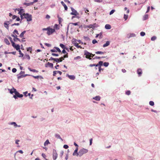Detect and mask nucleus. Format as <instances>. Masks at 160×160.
<instances>
[{"mask_svg": "<svg viewBox=\"0 0 160 160\" xmlns=\"http://www.w3.org/2000/svg\"><path fill=\"white\" fill-rule=\"evenodd\" d=\"M22 11L23 9H21L19 12V13L20 15V17L21 18V19H22L24 18H25L27 19V20L28 21H31L32 20V15L27 13L26 14L25 13L22 14Z\"/></svg>", "mask_w": 160, "mask_h": 160, "instance_id": "1", "label": "nucleus"}, {"mask_svg": "<svg viewBox=\"0 0 160 160\" xmlns=\"http://www.w3.org/2000/svg\"><path fill=\"white\" fill-rule=\"evenodd\" d=\"M88 152V150L87 149L83 148H81L79 150L78 152V154L79 155L78 157H81L84 154L87 153Z\"/></svg>", "mask_w": 160, "mask_h": 160, "instance_id": "2", "label": "nucleus"}, {"mask_svg": "<svg viewBox=\"0 0 160 160\" xmlns=\"http://www.w3.org/2000/svg\"><path fill=\"white\" fill-rule=\"evenodd\" d=\"M15 92V95H13V97L15 99H16L18 97L21 98L23 97V95L22 94H20V93L17 91L16 89L14 90Z\"/></svg>", "mask_w": 160, "mask_h": 160, "instance_id": "3", "label": "nucleus"}, {"mask_svg": "<svg viewBox=\"0 0 160 160\" xmlns=\"http://www.w3.org/2000/svg\"><path fill=\"white\" fill-rule=\"evenodd\" d=\"M84 55L86 56V58L90 60L91 59V57H92V54L85 50L84 52Z\"/></svg>", "mask_w": 160, "mask_h": 160, "instance_id": "4", "label": "nucleus"}, {"mask_svg": "<svg viewBox=\"0 0 160 160\" xmlns=\"http://www.w3.org/2000/svg\"><path fill=\"white\" fill-rule=\"evenodd\" d=\"M55 29L51 28L50 27H48V31L47 32V33L48 35L52 34L53 32H55Z\"/></svg>", "mask_w": 160, "mask_h": 160, "instance_id": "5", "label": "nucleus"}, {"mask_svg": "<svg viewBox=\"0 0 160 160\" xmlns=\"http://www.w3.org/2000/svg\"><path fill=\"white\" fill-rule=\"evenodd\" d=\"M33 2H30L29 3L25 2L23 3V4L26 5L27 6H29L33 4L34 3L37 2L38 1V0H33Z\"/></svg>", "mask_w": 160, "mask_h": 160, "instance_id": "6", "label": "nucleus"}, {"mask_svg": "<svg viewBox=\"0 0 160 160\" xmlns=\"http://www.w3.org/2000/svg\"><path fill=\"white\" fill-rule=\"evenodd\" d=\"M71 9L72 11V12L71 13V14L72 15H74L75 16L78 15L79 13L77 12V11L74 9L72 8H71Z\"/></svg>", "mask_w": 160, "mask_h": 160, "instance_id": "7", "label": "nucleus"}, {"mask_svg": "<svg viewBox=\"0 0 160 160\" xmlns=\"http://www.w3.org/2000/svg\"><path fill=\"white\" fill-rule=\"evenodd\" d=\"M53 159L54 160H55L57 158L58 154L55 150H53Z\"/></svg>", "mask_w": 160, "mask_h": 160, "instance_id": "8", "label": "nucleus"}, {"mask_svg": "<svg viewBox=\"0 0 160 160\" xmlns=\"http://www.w3.org/2000/svg\"><path fill=\"white\" fill-rule=\"evenodd\" d=\"M12 20H10V21L5 22L4 23V27L6 28L7 29H8L9 26L8 25L10 24V22Z\"/></svg>", "mask_w": 160, "mask_h": 160, "instance_id": "9", "label": "nucleus"}, {"mask_svg": "<svg viewBox=\"0 0 160 160\" xmlns=\"http://www.w3.org/2000/svg\"><path fill=\"white\" fill-rule=\"evenodd\" d=\"M64 60V58H63L62 57H61L59 58H55V62H62V60Z\"/></svg>", "mask_w": 160, "mask_h": 160, "instance_id": "10", "label": "nucleus"}, {"mask_svg": "<svg viewBox=\"0 0 160 160\" xmlns=\"http://www.w3.org/2000/svg\"><path fill=\"white\" fill-rule=\"evenodd\" d=\"M30 76V75H29V74H25L24 75H21L20 76H19V75H17L18 78V79H19L25 77L27 76Z\"/></svg>", "mask_w": 160, "mask_h": 160, "instance_id": "11", "label": "nucleus"}, {"mask_svg": "<svg viewBox=\"0 0 160 160\" xmlns=\"http://www.w3.org/2000/svg\"><path fill=\"white\" fill-rule=\"evenodd\" d=\"M14 89H16L14 88H12L11 89H8V91H9L10 93L11 94H12L13 93H14L15 94V92L14 91Z\"/></svg>", "mask_w": 160, "mask_h": 160, "instance_id": "12", "label": "nucleus"}, {"mask_svg": "<svg viewBox=\"0 0 160 160\" xmlns=\"http://www.w3.org/2000/svg\"><path fill=\"white\" fill-rule=\"evenodd\" d=\"M67 76H68V78L71 80H73L75 78V77L74 75H70L67 74Z\"/></svg>", "mask_w": 160, "mask_h": 160, "instance_id": "13", "label": "nucleus"}, {"mask_svg": "<svg viewBox=\"0 0 160 160\" xmlns=\"http://www.w3.org/2000/svg\"><path fill=\"white\" fill-rule=\"evenodd\" d=\"M55 137L56 138L58 139H59L62 141V139L61 138V137H60V135L57 133H56L55 134Z\"/></svg>", "mask_w": 160, "mask_h": 160, "instance_id": "14", "label": "nucleus"}, {"mask_svg": "<svg viewBox=\"0 0 160 160\" xmlns=\"http://www.w3.org/2000/svg\"><path fill=\"white\" fill-rule=\"evenodd\" d=\"M72 43H73L74 46H75L77 48H79L80 47V46H79L78 45V44L76 42V41H73L72 42Z\"/></svg>", "mask_w": 160, "mask_h": 160, "instance_id": "15", "label": "nucleus"}, {"mask_svg": "<svg viewBox=\"0 0 160 160\" xmlns=\"http://www.w3.org/2000/svg\"><path fill=\"white\" fill-rule=\"evenodd\" d=\"M78 151L77 150H75L72 154V155L73 156H76L77 157L79 155H78Z\"/></svg>", "mask_w": 160, "mask_h": 160, "instance_id": "16", "label": "nucleus"}, {"mask_svg": "<svg viewBox=\"0 0 160 160\" xmlns=\"http://www.w3.org/2000/svg\"><path fill=\"white\" fill-rule=\"evenodd\" d=\"M100 98H101L99 96H96L95 97L93 98V99H95L97 101H100Z\"/></svg>", "mask_w": 160, "mask_h": 160, "instance_id": "17", "label": "nucleus"}, {"mask_svg": "<svg viewBox=\"0 0 160 160\" xmlns=\"http://www.w3.org/2000/svg\"><path fill=\"white\" fill-rule=\"evenodd\" d=\"M10 124L11 125H14V126L15 127H21L20 125H18L16 124L15 122H12L10 123Z\"/></svg>", "mask_w": 160, "mask_h": 160, "instance_id": "18", "label": "nucleus"}, {"mask_svg": "<svg viewBox=\"0 0 160 160\" xmlns=\"http://www.w3.org/2000/svg\"><path fill=\"white\" fill-rule=\"evenodd\" d=\"M105 28L107 29H110L111 28V25L108 24H107L105 26Z\"/></svg>", "mask_w": 160, "mask_h": 160, "instance_id": "19", "label": "nucleus"}, {"mask_svg": "<svg viewBox=\"0 0 160 160\" xmlns=\"http://www.w3.org/2000/svg\"><path fill=\"white\" fill-rule=\"evenodd\" d=\"M60 46L63 49H68V48H66L63 44L61 43L60 44Z\"/></svg>", "mask_w": 160, "mask_h": 160, "instance_id": "20", "label": "nucleus"}, {"mask_svg": "<svg viewBox=\"0 0 160 160\" xmlns=\"http://www.w3.org/2000/svg\"><path fill=\"white\" fill-rule=\"evenodd\" d=\"M137 73L139 75V76H140L141 75L142 73V70L140 69H138L137 71Z\"/></svg>", "mask_w": 160, "mask_h": 160, "instance_id": "21", "label": "nucleus"}, {"mask_svg": "<svg viewBox=\"0 0 160 160\" xmlns=\"http://www.w3.org/2000/svg\"><path fill=\"white\" fill-rule=\"evenodd\" d=\"M28 69L30 71L32 72H38V71L36 70L35 69H32L31 68H30L29 67H28Z\"/></svg>", "mask_w": 160, "mask_h": 160, "instance_id": "22", "label": "nucleus"}, {"mask_svg": "<svg viewBox=\"0 0 160 160\" xmlns=\"http://www.w3.org/2000/svg\"><path fill=\"white\" fill-rule=\"evenodd\" d=\"M95 24H96L95 23L93 24H90L89 25L87 26H86V27L89 28H94L95 27Z\"/></svg>", "mask_w": 160, "mask_h": 160, "instance_id": "23", "label": "nucleus"}, {"mask_svg": "<svg viewBox=\"0 0 160 160\" xmlns=\"http://www.w3.org/2000/svg\"><path fill=\"white\" fill-rule=\"evenodd\" d=\"M103 62L102 61H100L98 62V63L97 64V65H98V67L99 66L100 67H101L102 66V65Z\"/></svg>", "mask_w": 160, "mask_h": 160, "instance_id": "24", "label": "nucleus"}, {"mask_svg": "<svg viewBox=\"0 0 160 160\" xmlns=\"http://www.w3.org/2000/svg\"><path fill=\"white\" fill-rule=\"evenodd\" d=\"M110 42L109 41H107L106 43L104 44L103 45V47H107L109 45V44H110Z\"/></svg>", "mask_w": 160, "mask_h": 160, "instance_id": "25", "label": "nucleus"}, {"mask_svg": "<svg viewBox=\"0 0 160 160\" xmlns=\"http://www.w3.org/2000/svg\"><path fill=\"white\" fill-rule=\"evenodd\" d=\"M148 18V14H145L143 16V20H145L147 19Z\"/></svg>", "mask_w": 160, "mask_h": 160, "instance_id": "26", "label": "nucleus"}, {"mask_svg": "<svg viewBox=\"0 0 160 160\" xmlns=\"http://www.w3.org/2000/svg\"><path fill=\"white\" fill-rule=\"evenodd\" d=\"M17 50H20V46L18 45H16L14 47Z\"/></svg>", "mask_w": 160, "mask_h": 160, "instance_id": "27", "label": "nucleus"}, {"mask_svg": "<svg viewBox=\"0 0 160 160\" xmlns=\"http://www.w3.org/2000/svg\"><path fill=\"white\" fill-rule=\"evenodd\" d=\"M49 143H50L48 139H47L46 141L44 143V145L45 146H46V145H47Z\"/></svg>", "mask_w": 160, "mask_h": 160, "instance_id": "28", "label": "nucleus"}, {"mask_svg": "<svg viewBox=\"0 0 160 160\" xmlns=\"http://www.w3.org/2000/svg\"><path fill=\"white\" fill-rule=\"evenodd\" d=\"M26 32V31H23V32H22L21 34H20V37H21V38H22L23 37V35H24V34Z\"/></svg>", "mask_w": 160, "mask_h": 160, "instance_id": "29", "label": "nucleus"}, {"mask_svg": "<svg viewBox=\"0 0 160 160\" xmlns=\"http://www.w3.org/2000/svg\"><path fill=\"white\" fill-rule=\"evenodd\" d=\"M31 76L32 77H33L34 78H36V79H38L39 77H40L41 78H43L41 76H35L31 75Z\"/></svg>", "mask_w": 160, "mask_h": 160, "instance_id": "30", "label": "nucleus"}, {"mask_svg": "<svg viewBox=\"0 0 160 160\" xmlns=\"http://www.w3.org/2000/svg\"><path fill=\"white\" fill-rule=\"evenodd\" d=\"M54 29H56L57 30H58L59 29V28L58 27V25L57 24H55L54 26Z\"/></svg>", "mask_w": 160, "mask_h": 160, "instance_id": "31", "label": "nucleus"}, {"mask_svg": "<svg viewBox=\"0 0 160 160\" xmlns=\"http://www.w3.org/2000/svg\"><path fill=\"white\" fill-rule=\"evenodd\" d=\"M54 48L56 49V50H57L56 51H57V52L58 51L59 52H61V50H60V49L58 48L57 47H54Z\"/></svg>", "mask_w": 160, "mask_h": 160, "instance_id": "32", "label": "nucleus"}, {"mask_svg": "<svg viewBox=\"0 0 160 160\" xmlns=\"http://www.w3.org/2000/svg\"><path fill=\"white\" fill-rule=\"evenodd\" d=\"M104 52L101 51H97L95 52V53L97 54H103Z\"/></svg>", "mask_w": 160, "mask_h": 160, "instance_id": "33", "label": "nucleus"}, {"mask_svg": "<svg viewBox=\"0 0 160 160\" xmlns=\"http://www.w3.org/2000/svg\"><path fill=\"white\" fill-rule=\"evenodd\" d=\"M19 54H20V55L19 56L20 57H22L23 56V54L22 53L21 51L20 50H19L18 51Z\"/></svg>", "mask_w": 160, "mask_h": 160, "instance_id": "34", "label": "nucleus"}, {"mask_svg": "<svg viewBox=\"0 0 160 160\" xmlns=\"http://www.w3.org/2000/svg\"><path fill=\"white\" fill-rule=\"evenodd\" d=\"M109 63L108 62H104L103 63V65L106 67H108L109 65Z\"/></svg>", "mask_w": 160, "mask_h": 160, "instance_id": "35", "label": "nucleus"}, {"mask_svg": "<svg viewBox=\"0 0 160 160\" xmlns=\"http://www.w3.org/2000/svg\"><path fill=\"white\" fill-rule=\"evenodd\" d=\"M47 64L49 65V67L51 68H53V64L52 63L48 62V63Z\"/></svg>", "mask_w": 160, "mask_h": 160, "instance_id": "36", "label": "nucleus"}, {"mask_svg": "<svg viewBox=\"0 0 160 160\" xmlns=\"http://www.w3.org/2000/svg\"><path fill=\"white\" fill-rule=\"evenodd\" d=\"M27 50L28 51H30L31 53H32V47H29L27 48Z\"/></svg>", "mask_w": 160, "mask_h": 160, "instance_id": "37", "label": "nucleus"}, {"mask_svg": "<svg viewBox=\"0 0 160 160\" xmlns=\"http://www.w3.org/2000/svg\"><path fill=\"white\" fill-rule=\"evenodd\" d=\"M25 58L28 59V60H29L30 59V57L28 55H26L25 56Z\"/></svg>", "mask_w": 160, "mask_h": 160, "instance_id": "38", "label": "nucleus"}, {"mask_svg": "<svg viewBox=\"0 0 160 160\" xmlns=\"http://www.w3.org/2000/svg\"><path fill=\"white\" fill-rule=\"evenodd\" d=\"M149 104L152 106H153L154 105V102L152 101H150L149 102Z\"/></svg>", "mask_w": 160, "mask_h": 160, "instance_id": "39", "label": "nucleus"}, {"mask_svg": "<svg viewBox=\"0 0 160 160\" xmlns=\"http://www.w3.org/2000/svg\"><path fill=\"white\" fill-rule=\"evenodd\" d=\"M81 58V57L78 56L76 57H75L74 58V59L75 60H78V59H80Z\"/></svg>", "mask_w": 160, "mask_h": 160, "instance_id": "40", "label": "nucleus"}, {"mask_svg": "<svg viewBox=\"0 0 160 160\" xmlns=\"http://www.w3.org/2000/svg\"><path fill=\"white\" fill-rule=\"evenodd\" d=\"M89 67H92L93 66H96V67H98V65H97V64H91L89 65Z\"/></svg>", "mask_w": 160, "mask_h": 160, "instance_id": "41", "label": "nucleus"}, {"mask_svg": "<svg viewBox=\"0 0 160 160\" xmlns=\"http://www.w3.org/2000/svg\"><path fill=\"white\" fill-rule=\"evenodd\" d=\"M20 141L19 140L17 139L15 140V143L17 145H18L19 144V142Z\"/></svg>", "mask_w": 160, "mask_h": 160, "instance_id": "42", "label": "nucleus"}, {"mask_svg": "<svg viewBox=\"0 0 160 160\" xmlns=\"http://www.w3.org/2000/svg\"><path fill=\"white\" fill-rule=\"evenodd\" d=\"M128 17V15H126V14H124V18L125 19V20H126L127 19Z\"/></svg>", "mask_w": 160, "mask_h": 160, "instance_id": "43", "label": "nucleus"}, {"mask_svg": "<svg viewBox=\"0 0 160 160\" xmlns=\"http://www.w3.org/2000/svg\"><path fill=\"white\" fill-rule=\"evenodd\" d=\"M95 2H102L103 0H94Z\"/></svg>", "mask_w": 160, "mask_h": 160, "instance_id": "44", "label": "nucleus"}, {"mask_svg": "<svg viewBox=\"0 0 160 160\" xmlns=\"http://www.w3.org/2000/svg\"><path fill=\"white\" fill-rule=\"evenodd\" d=\"M63 58H67L68 57V53H67L65 55H64L63 56Z\"/></svg>", "mask_w": 160, "mask_h": 160, "instance_id": "45", "label": "nucleus"}, {"mask_svg": "<svg viewBox=\"0 0 160 160\" xmlns=\"http://www.w3.org/2000/svg\"><path fill=\"white\" fill-rule=\"evenodd\" d=\"M145 34V33L144 32H141V33H140V35L142 36H144Z\"/></svg>", "mask_w": 160, "mask_h": 160, "instance_id": "46", "label": "nucleus"}, {"mask_svg": "<svg viewBox=\"0 0 160 160\" xmlns=\"http://www.w3.org/2000/svg\"><path fill=\"white\" fill-rule=\"evenodd\" d=\"M12 71L13 73H15L17 71V69L15 68H13L12 70Z\"/></svg>", "mask_w": 160, "mask_h": 160, "instance_id": "47", "label": "nucleus"}, {"mask_svg": "<svg viewBox=\"0 0 160 160\" xmlns=\"http://www.w3.org/2000/svg\"><path fill=\"white\" fill-rule=\"evenodd\" d=\"M63 6L64 7L65 10H67L68 9V7L65 4Z\"/></svg>", "mask_w": 160, "mask_h": 160, "instance_id": "48", "label": "nucleus"}, {"mask_svg": "<svg viewBox=\"0 0 160 160\" xmlns=\"http://www.w3.org/2000/svg\"><path fill=\"white\" fill-rule=\"evenodd\" d=\"M115 11L114 10H112L110 12V15L112 14Z\"/></svg>", "mask_w": 160, "mask_h": 160, "instance_id": "49", "label": "nucleus"}, {"mask_svg": "<svg viewBox=\"0 0 160 160\" xmlns=\"http://www.w3.org/2000/svg\"><path fill=\"white\" fill-rule=\"evenodd\" d=\"M156 39L157 37L156 36H153L151 38V40H155Z\"/></svg>", "mask_w": 160, "mask_h": 160, "instance_id": "50", "label": "nucleus"}, {"mask_svg": "<svg viewBox=\"0 0 160 160\" xmlns=\"http://www.w3.org/2000/svg\"><path fill=\"white\" fill-rule=\"evenodd\" d=\"M24 72L21 71L20 73H19V74L18 75L19 76L21 75H23L22 74H24Z\"/></svg>", "mask_w": 160, "mask_h": 160, "instance_id": "51", "label": "nucleus"}, {"mask_svg": "<svg viewBox=\"0 0 160 160\" xmlns=\"http://www.w3.org/2000/svg\"><path fill=\"white\" fill-rule=\"evenodd\" d=\"M130 91H128L126 92V94L127 95H129L130 94Z\"/></svg>", "mask_w": 160, "mask_h": 160, "instance_id": "52", "label": "nucleus"}, {"mask_svg": "<svg viewBox=\"0 0 160 160\" xmlns=\"http://www.w3.org/2000/svg\"><path fill=\"white\" fill-rule=\"evenodd\" d=\"M99 34V38L101 39L102 37V32H100Z\"/></svg>", "mask_w": 160, "mask_h": 160, "instance_id": "53", "label": "nucleus"}, {"mask_svg": "<svg viewBox=\"0 0 160 160\" xmlns=\"http://www.w3.org/2000/svg\"><path fill=\"white\" fill-rule=\"evenodd\" d=\"M52 56H57V57L58 56V55H59L58 54L55 53H52Z\"/></svg>", "mask_w": 160, "mask_h": 160, "instance_id": "54", "label": "nucleus"}, {"mask_svg": "<svg viewBox=\"0 0 160 160\" xmlns=\"http://www.w3.org/2000/svg\"><path fill=\"white\" fill-rule=\"evenodd\" d=\"M19 152L21 154H22L23 153V152L22 150H19L16 152V153Z\"/></svg>", "mask_w": 160, "mask_h": 160, "instance_id": "55", "label": "nucleus"}, {"mask_svg": "<svg viewBox=\"0 0 160 160\" xmlns=\"http://www.w3.org/2000/svg\"><path fill=\"white\" fill-rule=\"evenodd\" d=\"M63 148L65 149H67L68 148V146L67 145H64L63 146Z\"/></svg>", "mask_w": 160, "mask_h": 160, "instance_id": "56", "label": "nucleus"}, {"mask_svg": "<svg viewBox=\"0 0 160 160\" xmlns=\"http://www.w3.org/2000/svg\"><path fill=\"white\" fill-rule=\"evenodd\" d=\"M11 42V43H12V46H13V47H14L15 45H16L15 44V43L14 42L12 41H10Z\"/></svg>", "mask_w": 160, "mask_h": 160, "instance_id": "57", "label": "nucleus"}, {"mask_svg": "<svg viewBox=\"0 0 160 160\" xmlns=\"http://www.w3.org/2000/svg\"><path fill=\"white\" fill-rule=\"evenodd\" d=\"M62 53H64V54H66L67 53H68L65 51V49H63V50H62Z\"/></svg>", "mask_w": 160, "mask_h": 160, "instance_id": "58", "label": "nucleus"}, {"mask_svg": "<svg viewBox=\"0 0 160 160\" xmlns=\"http://www.w3.org/2000/svg\"><path fill=\"white\" fill-rule=\"evenodd\" d=\"M27 93H28L27 91H26V92H23V94H24V96L25 97H27L28 96V95H27Z\"/></svg>", "mask_w": 160, "mask_h": 160, "instance_id": "59", "label": "nucleus"}, {"mask_svg": "<svg viewBox=\"0 0 160 160\" xmlns=\"http://www.w3.org/2000/svg\"><path fill=\"white\" fill-rule=\"evenodd\" d=\"M50 51L52 52H57V51H56V50L54 49H51V50Z\"/></svg>", "mask_w": 160, "mask_h": 160, "instance_id": "60", "label": "nucleus"}, {"mask_svg": "<svg viewBox=\"0 0 160 160\" xmlns=\"http://www.w3.org/2000/svg\"><path fill=\"white\" fill-rule=\"evenodd\" d=\"M50 17L48 15H47L46 16V18L48 19H49Z\"/></svg>", "mask_w": 160, "mask_h": 160, "instance_id": "61", "label": "nucleus"}, {"mask_svg": "<svg viewBox=\"0 0 160 160\" xmlns=\"http://www.w3.org/2000/svg\"><path fill=\"white\" fill-rule=\"evenodd\" d=\"M92 138H91L90 140V145H91L92 143Z\"/></svg>", "mask_w": 160, "mask_h": 160, "instance_id": "62", "label": "nucleus"}, {"mask_svg": "<svg viewBox=\"0 0 160 160\" xmlns=\"http://www.w3.org/2000/svg\"><path fill=\"white\" fill-rule=\"evenodd\" d=\"M63 153H64L63 151H62L60 152V155H61V157H62V155L63 154Z\"/></svg>", "mask_w": 160, "mask_h": 160, "instance_id": "63", "label": "nucleus"}, {"mask_svg": "<svg viewBox=\"0 0 160 160\" xmlns=\"http://www.w3.org/2000/svg\"><path fill=\"white\" fill-rule=\"evenodd\" d=\"M7 45H9L10 44V42H9V41H5Z\"/></svg>", "mask_w": 160, "mask_h": 160, "instance_id": "64", "label": "nucleus"}]
</instances>
